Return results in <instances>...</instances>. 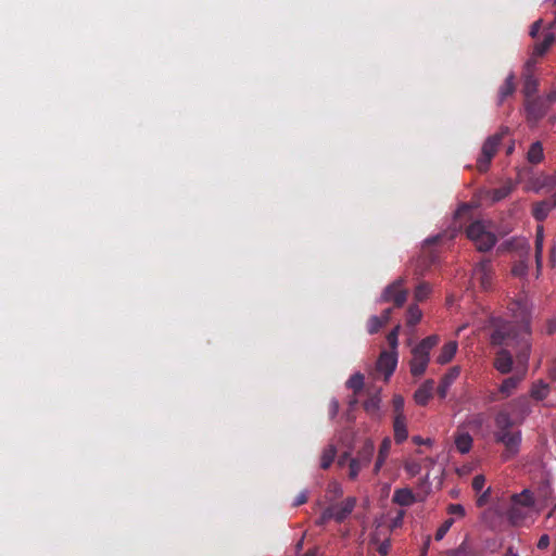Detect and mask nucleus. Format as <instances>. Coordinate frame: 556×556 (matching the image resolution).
I'll list each match as a JSON object with an SVG mask.
<instances>
[{"label": "nucleus", "mask_w": 556, "mask_h": 556, "mask_svg": "<svg viewBox=\"0 0 556 556\" xmlns=\"http://www.w3.org/2000/svg\"><path fill=\"white\" fill-rule=\"evenodd\" d=\"M533 302L529 294L522 290L509 304L508 309L513 321L494 319L493 330L490 334L491 344L513 346L516 357L522 365H527L531 353V319Z\"/></svg>", "instance_id": "nucleus-1"}, {"label": "nucleus", "mask_w": 556, "mask_h": 556, "mask_svg": "<svg viewBox=\"0 0 556 556\" xmlns=\"http://www.w3.org/2000/svg\"><path fill=\"white\" fill-rule=\"evenodd\" d=\"M467 237L480 252L490 251L497 242V238L491 231L490 225L483 220H476L470 224L467 228Z\"/></svg>", "instance_id": "nucleus-2"}, {"label": "nucleus", "mask_w": 556, "mask_h": 556, "mask_svg": "<svg viewBox=\"0 0 556 556\" xmlns=\"http://www.w3.org/2000/svg\"><path fill=\"white\" fill-rule=\"evenodd\" d=\"M511 249L518 251V260L511 267V275L516 278L525 279L529 271L530 244L527 239L518 238L510 242Z\"/></svg>", "instance_id": "nucleus-3"}, {"label": "nucleus", "mask_w": 556, "mask_h": 556, "mask_svg": "<svg viewBox=\"0 0 556 556\" xmlns=\"http://www.w3.org/2000/svg\"><path fill=\"white\" fill-rule=\"evenodd\" d=\"M508 132L507 127H502L498 132L488 137L482 146L481 155L477 160L479 172H486L491 160L495 155L503 137Z\"/></svg>", "instance_id": "nucleus-4"}, {"label": "nucleus", "mask_w": 556, "mask_h": 556, "mask_svg": "<svg viewBox=\"0 0 556 556\" xmlns=\"http://www.w3.org/2000/svg\"><path fill=\"white\" fill-rule=\"evenodd\" d=\"M374 453L375 444L371 440L367 439L356 455L350 459L349 478L351 480H355L361 470L370 464Z\"/></svg>", "instance_id": "nucleus-5"}, {"label": "nucleus", "mask_w": 556, "mask_h": 556, "mask_svg": "<svg viewBox=\"0 0 556 556\" xmlns=\"http://www.w3.org/2000/svg\"><path fill=\"white\" fill-rule=\"evenodd\" d=\"M405 279L403 277L397 278L392 283L388 285L380 296L377 299V303L393 302L396 307H402L407 300V290L403 289Z\"/></svg>", "instance_id": "nucleus-6"}, {"label": "nucleus", "mask_w": 556, "mask_h": 556, "mask_svg": "<svg viewBox=\"0 0 556 556\" xmlns=\"http://www.w3.org/2000/svg\"><path fill=\"white\" fill-rule=\"evenodd\" d=\"M495 441L505 446V451L502 453V459L507 462L516 457L520 451L522 441L521 430H516L514 433L509 434L501 433V437H497Z\"/></svg>", "instance_id": "nucleus-7"}, {"label": "nucleus", "mask_w": 556, "mask_h": 556, "mask_svg": "<svg viewBox=\"0 0 556 556\" xmlns=\"http://www.w3.org/2000/svg\"><path fill=\"white\" fill-rule=\"evenodd\" d=\"M505 408L511 413V416L517 420L518 426L522 425L532 413L530 401L525 395L514 399Z\"/></svg>", "instance_id": "nucleus-8"}, {"label": "nucleus", "mask_w": 556, "mask_h": 556, "mask_svg": "<svg viewBox=\"0 0 556 556\" xmlns=\"http://www.w3.org/2000/svg\"><path fill=\"white\" fill-rule=\"evenodd\" d=\"M397 366V351H382L377 359L376 368L389 380Z\"/></svg>", "instance_id": "nucleus-9"}, {"label": "nucleus", "mask_w": 556, "mask_h": 556, "mask_svg": "<svg viewBox=\"0 0 556 556\" xmlns=\"http://www.w3.org/2000/svg\"><path fill=\"white\" fill-rule=\"evenodd\" d=\"M472 277L479 281L482 289L486 290L492 285L493 266L489 258L480 261L472 270Z\"/></svg>", "instance_id": "nucleus-10"}, {"label": "nucleus", "mask_w": 556, "mask_h": 556, "mask_svg": "<svg viewBox=\"0 0 556 556\" xmlns=\"http://www.w3.org/2000/svg\"><path fill=\"white\" fill-rule=\"evenodd\" d=\"M356 505L355 497H348L341 503L330 504L327 509L330 510L332 520L343 522L354 510Z\"/></svg>", "instance_id": "nucleus-11"}, {"label": "nucleus", "mask_w": 556, "mask_h": 556, "mask_svg": "<svg viewBox=\"0 0 556 556\" xmlns=\"http://www.w3.org/2000/svg\"><path fill=\"white\" fill-rule=\"evenodd\" d=\"M551 104L548 103V99L544 97H538L532 100L527 101L526 110L528 119L538 122L543 118L548 112Z\"/></svg>", "instance_id": "nucleus-12"}, {"label": "nucleus", "mask_w": 556, "mask_h": 556, "mask_svg": "<svg viewBox=\"0 0 556 556\" xmlns=\"http://www.w3.org/2000/svg\"><path fill=\"white\" fill-rule=\"evenodd\" d=\"M430 362V354L419 350L417 346L412 349V359L409 361V370L414 377H420L427 370Z\"/></svg>", "instance_id": "nucleus-13"}, {"label": "nucleus", "mask_w": 556, "mask_h": 556, "mask_svg": "<svg viewBox=\"0 0 556 556\" xmlns=\"http://www.w3.org/2000/svg\"><path fill=\"white\" fill-rule=\"evenodd\" d=\"M504 346V345H501ZM513 355L511 353L505 349L501 348L495 355L493 365L497 371L505 375L511 371L513 369Z\"/></svg>", "instance_id": "nucleus-14"}, {"label": "nucleus", "mask_w": 556, "mask_h": 556, "mask_svg": "<svg viewBox=\"0 0 556 556\" xmlns=\"http://www.w3.org/2000/svg\"><path fill=\"white\" fill-rule=\"evenodd\" d=\"M434 389V381L432 379L426 380L415 392L414 399L418 405H426L432 396Z\"/></svg>", "instance_id": "nucleus-15"}, {"label": "nucleus", "mask_w": 556, "mask_h": 556, "mask_svg": "<svg viewBox=\"0 0 556 556\" xmlns=\"http://www.w3.org/2000/svg\"><path fill=\"white\" fill-rule=\"evenodd\" d=\"M459 374H460V368L458 366H454L448 369V371L442 378L440 386L438 388V393H439L440 397L444 399L446 396L448 388L457 379Z\"/></svg>", "instance_id": "nucleus-16"}, {"label": "nucleus", "mask_w": 556, "mask_h": 556, "mask_svg": "<svg viewBox=\"0 0 556 556\" xmlns=\"http://www.w3.org/2000/svg\"><path fill=\"white\" fill-rule=\"evenodd\" d=\"M530 509H527L520 505L510 504L507 510V518L514 526L521 525L529 516Z\"/></svg>", "instance_id": "nucleus-17"}, {"label": "nucleus", "mask_w": 556, "mask_h": 556, "mask_svg": "<svg viewBox=\"0 0 556 556\" xmlns=\"http://www.w3.org/2000/svg\"><path fill=\"white\" fill-rule=\"evenodd\" d=\"M543 242L544 229L543 226H538L535 235V263H536V277L540 276L543 265Z\"/></svg>", "instance_id": "nucleus-18"}, {"label": "nucleus", "mask_w": 556, "mask_h": 556, "mask_svg": "<svg viewBox=\"0 0 556 556\" xmlns=\"http://www.w3.org/2000/svg\"><path fill=\"white\" fill-rule=\"evenodd\" d=\"M495 429L505 430L517 425V420L507 408H502L494 417Z\"/></svg>", "instance_id": "nucleus-19"}, {"label": "nucleus", "mask_w": 556, "mask_h": 556, "mask_svg": "<svg viewBox=\"0 0 556 556\" xmlns=\"http://www.w3.org/2000/svg\"><path fill=\"white\" fill-rule=\"evenodd\" d=\"M531 189L535 192H540L543 189H552L556 186V176L542 174L531 179Z\"/></svg>", "instance_id": "nucleus-20"}, {"label": "nucleus", "mask_w": 556, "mask_h": 556, "mask_svg": "<svg viewBox=\"0 0 556 556\" xmlns=\"http://www.w3.org/2000/svg\"><path fill=\"white\" fill-rule=\"evenodd\" d=\"M534 503L535 496L529 489H525L522 492L511 496V504L520 505L530 510L534 506Z\"/></svg>", "instance_id": "nucleus-21"}, {"label": "nucleus", "mask_w": 556, "mask_h": 556, "mask_svg": "<svg viewBox=\"0 0 556 556\" xmlns=\"http://www.w3.org/2000/svg\"><path fill=\"white\" fill-rule=\"evenodd\" d=\"M393 429H394V439H395L396 443H402L407 439L408 431H407L405 415H400V416L394 417Z\"/></svg>", "instance_id": "nucleus-22"}, {"label": "nucleus", "mask_w": 556, "mask_h": 556, "mask_svg": "<svg viewBox=\"0 0 556 556\" xmlns=\"http://www.w3.org/2000/svg\"><path fill=\"white\" fill-rule=\"evenodd\" d=\"M415 501V495L410 489L403 488L394 491L393 502L400 506H410Z\"/></svg>", "instance_id": "nucleus-23"}, {"label": "nucleus", "mask_w": 556, "mask_h": 556, "mask_svg": "<svg viewBox=\"0 0 556 556\" xmlns=\"http://www.w3.org/2000/svg\"><path fill=\"white\" fill-rule=\"evenodd\" d=\"M457 348L458 345L456 341H450L446 344H444L443 348L441 349L440 354L437 357V363L440 365H445L448 362H451L457 352Z\"/></svg>", "instance_id": "nucleus-24"}, {"label": "nucleus", "mask_w": 556, "mask_h": 556, "mask_svg": "<svg viewBox=\"0 0 556 556\" xmlns=\"http://www.w3.org/2000/svg\"><path fill=\"white\" fill-rule=\"evenodd\" d=\"M548 393H549V386L543 380H538V381L533 382L531 386L530 392H529L530 397H532L535 401L545 400L547 397Z\"/></svg>", "instance_id": "nucleus-25"}, {"label": "nucleus", "mask_w": 556, "mask_h": 556, "mask_svg": "<svg viewBox=\"0 0 556 556\" xmlns=\"http://www.w3.org/2000/svg\"><path fill=\"white\" fill-rule=\"evenodd\" d=\"M447 556H481V553L472 547L468 540H464L457 548L448 549Z\"/></svg>", "instance_id": "nucleus-26"}, {"label": "nucleus", "mask_w": 556, "mask_h": 556, "mask_svg": "<svg viewBox=\"0 0 556 556\" xmlns=\"http://www.w3.org/2000/svg\"><path fill=\"white\" fill-rule=\"evenodd\" d=\"M515 74L509 73L506 77L504 84L498 89V104H502L504 100L511 96L515 91Z\"/></svg>", "instance_id": "nucleus-27"}, {"label": "nucleus", "mask_w": 556, "mask_h": 556, "mask_svg": "<svg viewBox=\"0 0 556 556\" xmlns=\"http://www.w3.org/2000/svg\"><path fill=\"white\" fill-rule=\"evenodd\" d=\"M390 448H391V440H390V438H384L380 445L378 457L375 463V467H374L375 473H378L380 471V469L382 468V466L389 455Z\"/></svg>", "instance_id": "nucleus-28"}, {"label": "nucleus", "mask_w": 556, "mask_h": 556, "mask_svg": "<svg viewBox=\"0 0 556 556\" xmlns=\"http://www.w3.org/2000/svg\"><path fill=\"white\" fill-rule=\"evenodd\" d=\"M455 446L459 453H468L472 446L471 435L468 432L457 433L455 437Z\"/></svg>", "instance_id": "nucleus-29"}, {"label": "nucleus", "mask_w": 556, "mask_h": 556, "mask_svg": "<svg viewBox=\"0 0 556 556\" xmlns=\"http://www.w3.org/2000/svg\"><path fill=\"white\" fill-rule=\"evenodd\" d=\"M544 159L543 146L540 141L533 142L527 153V160L531 164H539Z\"/></svg>", "instance_id": "nucleus-30"}, {"label": "nucleus", "mask_w": 556, "mask_h": 556, "mask_svg": "<svg viewBox=\"0 0 556 556\" xmlns=\"http://www.w3.org/2000/svg\"><path fill=\"white\" fill-rule=\"evenodd\" d=\"M554 41H555L554 33L546 31L544 34L542 41L538 42L534 46L533 54L535 56H542L551 48V46L553 45Z\"/></svg>", "instance_id": "nucleus-31"}, {"label": "nucleus", "mask_w": 556, "mask_h": 556, "mask_svg": "<svg viewBox=\"0 0 556 556\" xmlns=\"http://www.w3.org/2000/svg\"><path fill=\"white\" fill-rule=\"evenodd\" d=\"M337 455V447L334 444H328L320 455V468L328 469L334 460Z\"/></svg>", "instance_id": "nucleus-32"}, {"label": "nucleus", "mask_w": 556, "mask_h": 556, "mask_svg": "<svg viewBox=\"0 0 556 556\" xmlns=\"http://www.w3.org/2000/svg\"><path fill=\"white\" fill-rule=\"evenodd\" d=\"M553 207L554 205L547 201H541L536 203L533 207L534 218L539 222L544 220L548 216Z\"/></svg>", "instance_id": "nucleus-33"}, {"label": "nucleus", "mask_w": 556, "mask_h": 556, "mask_svg": "<svg viewBox=\"0 0 556 556\" xmlns=\"http://www.w3.org/2000/svg\"><path fill=\"white\" fill-rule=\"evenodd\" d=\"M538 90V79L533 74H523L522 92L527 98L533 96Z\"/></svg>", "instance_id": "nucleus-34"}, {"label": "nucleus", "mask_w": 556, "mask_h": 556, "mask_svg": "<svg viewBox=\"0 0 556 556\" xmlns=\"http://www.w3.org/2000/svg\"><path fill=\"white\" fill-rule=\"evenodd\" d=\"M380 403H381L380 395L378 393H376V394L371 395L367 401H365L364 408L369 415L379 417L380 416L379 415Z\"/></svg>", "instance_id": "nucleus-35"}, {"label": "nucleus", "mask_w": 556, "mask_h": 556, "mask_svg": "<svg viewBox=\"0 0 556 556\" xmlns=\"http://www.w3.org/2000/svg\"><path fill=\"white\" fill-rule=\"evenodd\" d=\"M552 495V486L547 479L543 480L541 484L539 485L536 490V497L535 501L540 502L541 504H546L548 498Z\"/></svg>", "instance_id": "nucleus-36"}, {"label": "nucleus", "mask_w": 556, "mask_h": 556, "mask_svg": "<svg viewBox=\"0 0 556 556\" xmlns=\"http://www.w3.org/2000/svg\"><path fill=\"white\" fill-rule=\"evenodd\" d=\"M343 495V488L342 485L337 481H331L326 491V500L328 503H331L336 501L337 498H340Z\"/></svg>", "instance_id": "nucleus-37"}, {"label": "nucleus", "mask_w": 556, "mask_h": 556, "mask_svg": "<svg viewBox=\"0 0 556 556\" xmlns=\"http://www.w3.org/2000/svg\"><path fill=\"white\" fill-rule=\"evenodd\" d=\"M422 317V312L416 304L409 305L407 309L406 324L408 327H415Z\"/></svg>", "instance_id": "nucleus-38"}, {"label": "nucleus", "mask_w": 556, "mask_h": 556, "mask_svg": "<svg viewBox=\"0 0 556 556\" xmlns=\"http://www.w3.org/2000/svg\"><path fill=\"white\" fill-rule=\"evenodd\" d=\"M519 382H520V378L508 377L503 380V382L500 387V392L503 393L504 395L508 396L517 388Z\"/></svg>", "instance_id": "nucleus-39"}, {"label": "nucleus", "mask_w": 556, "mask_h": 556, "mask_svg": "<svg viewBox=\"0 0 556 556\" xmlns=\"http://www.w3.org/2000/svg\"><path fill=\"white\" fill-rule=\"evenodd\" d=\"M513 191V184L508 182L500 188L491 191V199L493 202H498L505 199Z\"/></svg>", "instance_id": "nucleus-40"}, {"label": "nucleus", "mask_w": 556, "mask_h": 556, "mask_svg": "<svg viewBox=\"0 0 556 556\" xmlns=\"http://www.w3.org/2000/svg\"><path fill=\"white\" fill-rule=\"evenodd\" d=\"M439 343V337L437 334L429 336L422 339L416 346L430 354L431 350Z\"/></svg>", "instance_id": "nucleus-41"}, {"label": "nucleus", "mask_w": 556, "mask_h": 556, "mask_svg": "<svg viewBox=\"0 0 556 556\" xmlns=\"http://www.w3.org/2000/svg\"><path fill=\"white\" fill-rule=\"evenodd\" d=\"M346 387L354 392H359L364 387V376L361 372H355L346 381Z\"/></svg>", "instance_id": "nucleus-42"}, {"label": "nucleus", "mask_w": 556, "mask_h": 556, "mask_svg": "<svg viewBox=\"0 0 556 556\" xmlns=\"http://www.w3.org/2000/svg\"><path fill=\"white\" fill-rule=\"evenodd\" d=\"M431 293V287L427 282H420L414 292V298L416 301L421 302L428 298V295Z\"/></svg>", "instance_id": "nucleus-43"}, {"label": "nucleus", "mask_w": 556, "mask_h": 556, "mask_svg": "<svg viewBox=\"0 0 556 556\" xmlns=\"http://www.w3.org/2000/svg\"><path fill=\"white\" fill-rule=\"evenodd\" d=\"M400 330L401 325H396L387 336V340L391 348V351H397Z\"/></svg>", "instance_id": "nucleus-44"}, {"label": "nucleus", "mask_w": 556, "mask_h": 556, "mask_svg": "<svg viewBox=\"0 0 556 556\" xmlns=\"http://www.w3.org/2000/svg\"><path fill=\"white\" fill-rule=\"evenodd\" d=\"M383 325V320L379 316L372 315L368 319L367 330L370 334H374L377 333Z\"/></svg>", "instance_id": "nucleus-45"}, {"label": "nucleus", "mask_w": 556, "mask_h": 556, "mask_svg": "<svg viewBox=\"0 0 556 556\" xmlns=\"http://www.w3.org/2000/svg\"><path fill=\"white\" fill-rule=\"evenodd\" d=\"M454 523V519L453 518H447L440 527L439 529L437 530L435 532V540L437 541H441L445 534L448 532V530L451 529V527L453 526Z\"/></svg>", "instance_id": "nucleus-46"}, {"label": "nucleus", "mask_w": 556, "mask_h": 556, "mask_svg": "<svg viewBox=\"0 0 556 556\" xmlns=\"http://www.w3.org/2000/svg\"><path fill=\"white\" fill-rule=\"evenodd\" d=\"M395 416L404 415V399L402 395H394L392 400Z\"/></svg>", "instance_id": "nucleus-47"}, {"label": "nucleus", "mask_w": 556, "mask_h": 556, "mask_svg": "<svg viewBox=\"0 0 556 556\" xmlns=\"http://www.w3.org/2000/svg\"><path fill=\"white\" fill-rule=\"evenodd\" d=\"M485 484V477L483 475H477L472 480V489L476 492H480Z\"/></svg>", "instance_id": "nucleus-48"}, {"label": "nucleus", "mask_w": 556, "mask_h": 556, "mask_svg": "<svg viewBox=\"0 0 556 556\" xmlns=\"http://www.w3.org/2000/svg\"><path fill=\"white\" fill-rule=\"evenodd\" d=\"M447 513L451 515H457L459 517H463L465 515V508L460 504H451L447 507Z\"/></svg>", "instance_id": "nucleus-49"}, {"label": "nucleus", "mask_w": 556, "mask_h": 556, "mask_svg": "<svg viewBox=\"0 0 556 556\" xmlns=\"http://www.w3.org/2000/svg\"><path fill=\"white\" fill-rule=\"evenodd\" d=\"M331 519L332 518H331V515H330V510H328L326 508V509H324V511L321 513L319 518L316 520V525L319 526V527H323L324 525H326Z\"/></svg>", "instance_id": "nucleus-50"}, {"label": "nucleus", "mask_w": 556, "mask_h": 556, "mask_svg": "<svg viewBox=\"0 0 556 556\" xmlns=\"http://www.w3.org/2000/svg\"><path fill=\"white\" fill-rule=\"evenodd\" d=\"M490 495H491V489L489 488L477 498V506L478 507L484 506L488 503Z\"/></svg>", "instance_id": "nucleus-51"}, {"label": "nucleus", "mask_w": 556, "mask_h": 556, "mask_svg": "<svg viewBox=\"0 0 556 556\" xmlns=\"http://www.w3.org/2000/svg\"><path fill=\"white\" fill-rule=\"evenodd\" d=\"M339 413V402L337 399H332L329 404V415L333 419Z\"/></svg>", "instance_id": "nucleus-52"}, {"label": "nucleus", "mask_w": 556, "mask_h": 556, "mask_svg": "<svg viewBox=\"0 0 556 556\" xmlns=\"http://www.w3.org/2000/svg\"><path fill=\"white\" fill-rule=\"evenodd\" d=\"M307 497H308V493L306 490L302 491L294 500L293 502V506H300L304 503H306L307 501Z\"/></svg>", "instance_id": "nucleus-53"}, {"label": "nucleus", "mask_w": 556, "mask_h": 556, "mask_svg": "<svg viewBox=\"0 0 556 556\" xmlns=\"http://www.w3.org/2000/svg\"><path fill=\"white\" fill-rule=\"evenodd\" d=\"M549 545V536L547 534H543L540 536L538 542V548L539 549H545Z\"/></svg>", "instance_id": "nucleus-54"}, {"label": "nucleus", "mask_w": 556, "mask_h": 556, "mask_svg": "<svg viewBox=\"0 0 556 556\" xmlns=\"http://www.w3.org/2000/svg\"><path fill=\"white\" fill-rule=\"evenodd\" d=\"M351 458L350 452L342 453L338 458V466L341 468L344 467L348 462L350 463Z\"/></svg>", "instance_id": "nucleus-55"}, {"label": "nucleus", "mask_w": 556, "mask_h": 556, "mask_svg": "<svg viewBox=\"0 0 556 556\" xmlns=\"http://www.w3.org/2000/svg\"><path fill=\"white\" fill-rule=\"evenodd\" d=\"M545 331L547 334H553L554 332H556V319L555 318L547 320L546 326H545Z\"/></svg>", "instance_id": "nucleus-56"}, {"label": "nucleus", "mask_w": 556, "mask_h": 556, "mask_svg": "<svg viewBox=\"0 0 556 556\" xmlns=\"http://www.w3.org/2000/svg\"><path fill=\"white\" fill-rule=\"evenodd\" d=\"M406 470L410 473V475H417L419 473L420 471V465L417 464V463H410V464H407L406 465Z\"/></svg>", "instance_id": "nucleus-57"}, {"label": "nucleus", "mask_w": 556, "mask_h": 556, "mask_svg": "<svg viewBox=\"0 0 556 556\" xmlns=\"http://www.w3.org/2000/svg\"><path fill=\"white\" fill-rule=\"evenodd\" d=\"M541 23H542V20H538L536 22H534L530 28V36L531 37H536L539 30H540V27H541Z\"/></svg>", "instance_id": "nucleus-58"}, {"label": "nucleus", "mask_w": 556, "mask_h": 556, "mask_svg": "<svg viewBox=\"0 0 556 556\" xmlns=\"http://www.w3.org/2000/svg\"><path fill=\"white\" fill-rule=\"evenodd\" d=\"M391 314H392V308H387L381 313V316H379V317L383 320V324H387L391 317Z\"/></svg>", "instance_id": "nucleus-59"}, {"label": "nucleus", "mask_w": 556, "mask_h": 556, "mask_svg": "<svg viewBox=\"0 0 556 556\" xmlns=\"http://www.w3.org/2000/svg\"><path fill=\"white\" fill-rule=\"evenodd\" d=\"M535 65V61L533 59H530L527 61L525 65V74H532L531 71Z\"/></svg>", "instance_id": "nucleus-60"}, {"label": "nucleus", "mask_w": 556, "mask_h": 556, "mask_svg": "<svg viewBox=\"0 0 556 556\" xmlns=\"http://www.w3.org/2000/svg\"><path fill=\"white\" fill-rule=\"evenodd\" d=\"M543 97L548 99V103L552 105L554 102H556V88Z\"/></svg>", "instance_id": "nucleus-61"}, {"label": "nucleus", "mask_w": 556, "mask_h": 556, "mask_svg": "<svg viewBox=\"0 0 556 556\" xmlns=\"http://www.w3.org/2000/svg\"><path fill=\"white\" fill-rule=\"evenodd\" d=\"M510 429L511 428H506L505 430L495 429V431H494V439L496 440L497 437H501V433H505V434L514 433V431H511Z\"/></svg>", "instance_id": "nucleus-62"}, {"label": "nucleus", "mask_w": 556, "mask_h": 556, "mask_svg": "<svg viewBox=\"0 0 556 556\" xmlns=\"http://www.w3.org/2000/svg\"><path fill=\"white\" fill-rule=\"evenodd\" d=\"M413 441L416 443V444H431L432 441L430 439H422L420 437H414Z\"/></svg>", "instance_id": "nucleus-63"}, {"label": "nucleus", "mask_w": 556, "mask_h": 556, "mask_svg": "<svg viewBox=\"0 0 556 556\" xmlns=\"http://www.w3.org/2000/svg\"><path fill=\"white\" fill-rule=\"evenodd\" d=\"M548 375L549 377L556 381V362L554 363V365L549 368V371H548Z\"/></svg>", "instance_id": "nucleus-64"}]
</instances>
